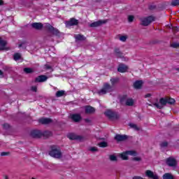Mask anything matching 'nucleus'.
Masks as SVG:
<instances>
[{
    "label": "nucleus",
    "instance_id": "nucleus-1",
    "mask_svg": "<svg viewBox=\"0 0 179 179\" xmlns=\"http://www.w3.org/2000/svg\"><path fill=\"white\" fill-rule=\"evenodd\" d=\"M120 103H122L123 106L132 107V106H134V104L135 103V101H134L132 98L128 97V96L124 95L121 98Z\"/></svg>",
    "mask_w": 179,
    "mask_h": 179
},
{
    "label": "nucleus",
    "instance_id": "nucleus-2",
    "mask_svg": "<svg viewBox=\"0 0 179 179\" xmlns=\"http://www.w3.org/2000/svg\"><path fill=\"white\" fill-rule=\"evenodd\" d=\"M110 92H113V87L108 83H105L103 88L98 92V94L99 96H103V94H106V93H110Z\"/></svg>",
    "mask_w": 179,
    "mask_h": 179
},
{
    "label": "nucleus",
    "instance_id": "nucleus-3",
    "mask_svg": "<svg viewBox=\"0 0 179 179\" xmlns=\"http://www.w3.org/2000/svg\"><path fill=\"white\" fill-rule=\"evenodd\" d=\"M138 153L135 150H128L120 155L122 160H128V156H136Z\"/></svg>",
    "mask_w": 179,
    "mask_h": 179
},
{
    "label": "nucleus",
    "instance_id": "nucleus-4",
    "mask_svg": "<svg viewBox=\"0 0 179 179\" xmlns=\"http://www.w3.org/2000/svg\"><path fill=\"white\" fill-rule=\"evenodd\" d=\"M49 155L55 159H61L62 157V152L57 148L52 149V150L49 152Z\"/></svg>",
    "mask_w": 179,
    "mask_h": 179
},
{
    "label": "nucleus",
    "instance_id": "nucleus-5",
    "mask_svg": "<svg viewBox=\"0 0 179 179\" xmlns=\"http://www.w3.org/2000/svg\"><path fill=\"white\" fill-rule=\"evenodd\" d=\"M155 17L153 16H148V17H144L141 18V22L142 26H149L152 22H154Z\"/></svg>",
    "mask_w": 179,
    "mask_h": 179
},
{
    "label": "nucleus",
    "instance_id": "nucleus-6",
    "mask_svg": "<svg viewBox=\"0 0 179 179\" xmlns=\"http://www.w3.org/2000/svg\"><path fill=\"white\" fill-rule=\"evenodd\" d=\"M105 115L108 117L110 120H117L119 118L118 113L113 112L111 110H108L105 112Z\"/></svg>",
    "mask_w": 179,
    "mask_h": 179
},
{
    "label": "nucleus",
    "instance_id": "nucleus-7",
    "mask_svg": "<svg viewBox=\"0 0 179 179\" xmlns=\"http://www.w3.org/2000/svg\"><path fill=\"white\" fill-rule=\"evenodd\" d=\"M45 29H47L48 30H50L52 34H55V36H59V31L55 28H54L51 24L49 23H45L44 24Z\"/></svg>",
    "mask_w": 179,
    "mask_h": 179
},
{
    "label": "nucleus",
    "instance_id": "nucleus-8",
    "mask_svg": "<svg viewBox=\"0 0 179 179\" xmlns=\"http://www.w3.org/2000/svg\"><path fill=\"white\" fill-rule=\"evenodd\" d=\"M167 104V99H164V98H161L159 99V103H152L155 107L157 108H159V110H162L164 106Z\"/></svg>",
    "mask_w": 179,
    "mask_h": 179
},
{
    "label": "nucleus",
    "instance_id": "nucleus-9",
    "mask_svg": "<svg viewBox=\"0 0 179 179\" xmlns=\"http://www.w3.org/2000/svg\"><path fill=\"white\" fill-rule=\"evenodd\" d=\"M145 176L148 178L159 179V176H157V174L153 173V171L150 170H147L145 171Z\"/></svg>",
    "mask_w": 179,
    "mask_h": 179
},
{
    "label": "nucleus",
    "instance_id": "nucleus-10",
    "mask_svg": "<svg viewBox=\"0 0 179 179\" xmlns=\"http://www.w3.org/2000/svg\"><path fill=\"white\" fill-rule=\"evenodd\" d=\"M107 22H108V20H107L94 22L90 24V27H99V26H101V24H104L107 23Z\"/></svg>",
    "mask_w": 179,
    "mask_h": 179
},
{
    "label": "nucleus",
    "instance_id": "nucleus-11",
    "mask_svg": "<svg viewBox=\"0 0 179 179\" xmlns=\"http://www.w3.org/2000/svg\"><path fill=\"white\" fill-rule=\"evenodd\" d=\"M166 164H168L169 167H176L177 166V161L173 157H169L166 159Z\"/></svg>",
    "mask_w": 179,
    "mask_h": 179
},
{
    "label": "nucleus",
    "instance_id": "nucleus-12",
    "mask_svg": "<svg viewBox=\"0 0 179 179\" xmlns=\"http://www.w3.org/2000/svg\"><path fill=\"white\" fill-rule=\"evenodd\" d=\"M47 79H48V77L44 75H41L36 78L35 82L36 83H41L43 82L47 81Z\"/></svg>",
    "mask_w": 179,
    "mask_h": 179
},
{
    "label": "nucleus",
    "instance_id": "nucleus-13",
    "mask_svg": "<svg viewBox=\"0 0 179 179\" xmlns=\"http://www.w3.org/2000/svg\"><path fill=\"white\" fill-rule=\"evenodd\" d=\"M78 20H76L75 18L71 19V20L66 22V27H71V26H76L78 24Z\"/></svg>",
    "mask_w": 179,
    "mask_h": 179
},
{
    "label": "nucleus",
    "instance_id": "nucleus-14",
    "mask_svg": "<svg viewBox=\"0 0 179 179\" xmlns=\"http://www.w3.org/2000/svg\"><path fill=\"white\" fill-rule=\"evenodd\" d=\"M43 136V133L39 130H34L31 132V136L32 138H41Z\"/></svg>",
    "mask_w": 179,
    "mask_h": 179
},
{
    "label": "nucleus",
    "instance_id": "nucleus-15",
    "mask_svg": "<svg viewBox=\"0 0 179 179\" xmlns=\"http://www.w3.org/2000/svg\"><path fill=\"white\" fill-rule=\"evenodd\" d=\"M115 139L117 142H122V141H126V139H128V136L125 135L117 134L115 136Z\"/></svg>",
    "mask_w": 179,
    "mask_h": 179
},
{
    "label": "nucleus",
    "instance_id": "nucleus-16",
    "mask_svg": "<svg viewBox=\"0 0 179 179\" xmlns=\"http://www.w3.org/2000/svg\"><path fill=\"white\" fill-rule=\"evenodd\" d=\"M31 27L34 29H36V30H41V29H43V27H44V25H43V24H41V22H34L31 24Z\"/></svg>",
    "mask_w": 179,
    "mask_h": 179
},
{
    "label": "nucleus",
    "instance_id": "nucleus-17",
    "mask_svg": "<svg viewBox=\"0 0 179 179\" xmlns=\"http://www.w3.org/2000/svg\"><path fill=\"white\" fill-rule=\"evenodd\" d=\"M71 118L74 122H79L82 120V117L79 114H73L71 115Z\"/></svg>",
    "mask_w": 179,
    "mask_h": 179
},
{
    "label": "nucleus",
    "instance_id": "nucleus-18",
    "mask_svg": "<svg viewBox=\"0 0 179 179\" xmlns=\"http://www.w3.org/2000/svg\"><path fill=\"white\" fill-rule=\"evenodd\" d=\"M117 71L118 72L124 73V72H127V71H128V66H125V64H120L117 68Z\"/></svg>",
    "mask_w": 179,
    "mask_h": 179
},
{
    "label": "nucleus",
    "instance_id": "nucleus-19",
    "mask_svg": "<svg viewBox=\"0 0 179 179\" xmlns=\"http://www.w3.org/2000/svg\"><path fill=\"white\" fill-rule=\"evenodd\" d=\"M38 121L41 124H51V122H52V120L50 118L45 117L41 118Z\"/></svg>",
    "mask_w": 179,
    "mask_h": 179
},
{
    "label": "nucleus",
    "instance_id": "nucleus-20",
    "mask_svg": "<svg viewBox=\"0 0 179 179\" xmlns=\"http://www.w3.org/2000/svg\"><path fill=\"white\" fill-rule=\"evenodd\" d=\"M96 111V110L94 109V108L88 106H85V113L87 114H93V113H94Z\"/></svg>",
    "mask_w": 179,
    "mask_h": 179
},
{
    "label": "nucleus",
    "instance_id": "nucleus-21",
    "mask_svg": "<svg viewBox=\"0 0 179 179\" xmlns=\"http://www.w3.org/2000/svg\"><path fill=\"white\" fill-rule=\"evenodd\" d=\"M117 38L120 40V41H122V43H125L127 40H128V35H117Z\"/></svg>",
    "mask_w": 179,
    "mask_h": 179
},
{
    "label": "nucleus",
    "instance_id": "nucleus-22",
    "mask_svg": "<svg viewBox=\"0 0 179 179\" xmlns=\"http://www.w3.org/2000/svg\"><path fill=\"white\" fill-rule=\"evenodd\" d=\"M74 38L76 41H84V40H86V38L83 35L80 34L74 35Z\"/></svg>",
    "mask_w": 179,
    "mask_h": 179
},
{
    "label": "nucleus",
    "instance_id": "nucleus-23",
    "mask_svg": "<svg viewBox=\"0 0 179 179\" xmlns=\"http://www.w3.org/2000/svg\"><path fill=\"white\" fill-rule=\"evenodd\" d=\"M143 83L142 80H137L134 83V87L135 89H141Z\"/></svg>",
    "mask_w": 179,
    "mask_h": 179
},
{
    "label": "nucleus",
    "instance_id": "nucleus-24",
    "mask_svg": "<svg viewBox=\"0 0 179 179\" xmlns=\"http://www.w3.org/2000/svg\"><path fill=\"white\" fill-rule=\"evenodd\" d=\"M67 138H69V139H71V141L79 139V136H76V134L73 133L68 134Z\"/></svg>",
    "mask_w": 179,
    "mask_h": 179
},
{
    "label": "nucleus",
    "instance_id": "nucleus-25",
    "mask_svg": "<svg viewBox=\"0 0 179 179\" xmlns=\"http://www.w3.org/2000/svg\"><path fill=\"white\" fill-rule=\"evenodd\" d=\"M120 82V78H113L110 79V83L112 86H114L115 85H117V83Z\"/></svg>",
    "mask_w": 179,
    "mask_h": 179
},
{
    "label": "nucleus",
    "instance_id": "nucleus-26",
    "mask_svg": "<svg viewBox=\"0 0 179 179\" xmlns=\"http://www.w3.org/2000/svg\"><path fill=\"white\" fill-rule=\"evenodd\" d=\"M65 95V91L64 90H59L56 92V97H62V96Z\"/></svg>",
    "mask_w": 179,
    "mask_h": 179
},
{
    "label": "nucleus",
    "instance_id": "nucleus-27",
    "mask_svg": "<svg viewBox=\"0 0 179 179\" xmlns=\"http://www.w3.org/2000/svg\"><path fill=\"white\" fill-rule=\"evenodd\" d=\"M163 179H174V177L173 175H171V173H166L164 174Z\"/></svg>",
    "mask_w": 179,
    "mask_h": 179
},
{
    "label": "nucleus",
    "instance_id": "nucleus-28",
    "mask_svg": "<svg viewBox=\"0 0 179 179\" xmlns=\"http://www.w3.org/2000/svg\"><path fill=\"white\" fill-rule=\"evenodd\" d=\"M98 146L99 148H107V146H108V143L106 141H102L98 143Z\"/></svg>",
    "mask_w": 179,
    "mask_h": 179
},
{
    "label": "nucleus",
    "instance_id": "nucleus-29",
    "mask_svg": "<svg viewBox=\"0 0 179 179\" xmlns=\"http://www.w3.org/2000/svg\"><path fill=\"white\" fill-rule=\"evenodd\" d=\"M10 48L6 45H0V51H9Z\"/></svg>",
    "mask_w": 179,
    "mask_h": 179
},
{
    "label": "nucleus",
    "instance_id": "nucleus-30",
    "mask_svg": "<svg viewBox=\"0 0 179 179\" xmlns=\"http://www.w3.org/2000/svg\"><path fill=\"white\" fill-rule=\"evenodd\" d=\"M22 58V56L20 55V53H15L13 55V59L15 61H19Z\"/></svg>",
    "mask_w": 179,
    "mask_h": 179
},
{
    "label": "nucleus",
    "instance_id": "nucleus-31",
    "mask_svg": "<svg viewBox=\"0 0 179 179\" xmlns=\"http://www.w3.org/2000/svg\"><path fill=\"white\" fill-rule=\"evenodd\" d=\"M130 128H133V129H135V131H139V127L134 123H130L129 124Z\"/></svg>",
    "mask_w": 179,
    "mask_h": 179
},
{
    "label": "nucleus",
    "instance_id": "nucleus-32",
    "mask_svg": "<svg viewBox=\"0 0 179 179\" xmlns=\"http://www.w3.org/2000/svg\"><path fill=\"white\" fill-rule=\"evenodd\" d=\"M42 135H43V136H46L47 138H48V136H51L52 135V133L50 131H44Z\"/></svg>",
    "mask_w": 179,
    "mask_h": 179
},
{
    "label": "nucleus",
    "instance_id": "nucleus-33",
    "mask_svg": "<svg viewBox=\"0 0 179 179\" xmlns=\"http://www.w3.org/2000/svg\"><path fill=\"white\" fill-rule=\"evenodd\" d=\"M166 102L168 104H174V103H176V100L173 98H169L166 99Z\"/></svg>",
    "mask_w": 179,
    "mask_h": 179
},
{
    "label": "nucleus",
    "instance_id": "nucleus-34",
    "mask_svg": "<svg viewBox=\"0 0 179 179\" xmlns=\"http://www.w3.org/2000/svg\"><path fill=\"white\" fill-rule=\"evenodd\" d=\"M161 148H167L169 146V143L167 141H163L160 143Z\"/></svg>",
    "mask_w": 179,
    "mask_h": 179
},
{
    "label": "nucleus",
    "instance_id": "nucleus-35",
    "mask_svg": "<svg viewBox=\"0 0 179 179\" xmlns=\"http://www.w3.org/2000/svg\"><path fill=\"white\" fill-rule=\"evenodd\" d=\"M8 42L0 37V45H6Z\"/></svg>",
    "mask_w": 179,
    "mask_h": 179
},
{
    "label": "nucleus",
    "instance_id": "nucleus-36",
    "mask_svg": "<svg viewBox=\"0 0 179 179\" xmlns=\"http://www.w3.org/2000/svg\"><path fill=\"white\" fill-rule=\"evenodd\" d=\"M24 72H25V73H31L33 72V69L30 68H24Z\"/></svg>",
    "mask_w": 179,
    "mask_h": 179
},
{
    "label": "nucleus",
    "instance_id": "nucleus-37",
    "mask_svg": "<svg viewBox=\"0 0 179 179\" xmlns=\"http://www.w3.org/2000/svg\"><path fill=\"white\" fill-rule=\"evenodd\" d=\"M109 159L111 162H117V157L114 155H110Z\"/></svg>",
    "mask_w": 179,
    "mask_h": 179
},
{
    "label": "nucleus",
    "instance_id": "nucleus-38",
    "mask_svg": "<svg viewBox=\"0 0 179 179\" xmlns=\"http://www.w3.org/2000/svg\"><path fill=\"white\" fill-rule=\"evenodd\" d=\"M172 6H177V5H179V0H173L171 1Z\"/></svg>",
    "mask_w": 179,
    "mask_h": 179
},
{
    "label": "nucleus",
    "instance_id": "nucleus-39",
    "mask_svg": "<svg viewBox=\"0 0 179 179\" xmlns=\"http://www.w3.org/2000/svg\"><path fill=\"white\" fill-rule=\"evenodd\" d=\"M89 150H90V152H99V149H97L96 147H90V148H89Z\"/></svg>",
    "mask_w": 179,
    "mask_h": 179
},
{
    "label": "nucleus",
    "instance_id": "nucleus-40",
    "mask_svg": "<svg viewBox=\"0 0 179 179\" xmlns=\"http://www.w3.org/2000/svg\"><path fill=\"white\" fill-rule=\"evenodd\" d=\"M3 128L4 129H9V128H10V126L9 125V124L5 123L3 124Z\"/></svg>",
    "mask_w": 179,
    "mask_h": 179
},
{
    "label": "nucleus",
    "instance_id": "nucleus-41",
    "mask_svg": "<svg viewBox=\"0 0 179 179\" xmlns=\"http://www.w3.org/2000/svg\"><path fill=\"white\" fill-rule=\"evenodd\" d=\"M134 15H129L128 22H129L131 23L132 22H134Z\"/></svg>",
    "mask_w": 179,
    "mask_h": 179
},
{
    "label": "nucleus",
    "instance_id": "nucleus-42",
    "mask_svg": "<svg viewBox=\"0 0 179 179\" xmlns=\"http://www.w3.org/2000/svg\"><path fill=\"white\" fill-rule=\"evenodd\" d=\"M115 52H116V55H117L118 57H122V53H121V52H120L119 50L117 49V50H115Z\"/></svg>",
    "mask_w": 179,
    "mask_h": 179
},
{
    "label": "nucleus",
    "instance_id": "nucleus-43",
    "mask_svg": "<svg viewBox=\"0 0 179 179\" xmlns=\"http://www.w3.org/2000/svg\"><path fill=\"white\" fill-rule=\"evenodd\" d=\"M45 69H50L51 72H52V71H54V69H52V67H51V66H50V65H45Z\"/></svg>",
    "mask_w": 179,
    "mask_h": 179
},
{
    "label": "nucleus",
    "instance_id": "nucleus-44",
    "mask_svg": "<svg viewBox=\"0 0 179 179\" xmlns=\"http://www.w3.org/2000/svg\"><path fill=\"white\" fill-rule=\"evenodd\" d=\"M133 160H134L135 162H141V159L139 157H135L134 158H133Z\"/></svg>",
    "mask_w": 179,
    "mask_h": 179
},
{
    "label": "nucleus",
    "instance_id": "nucleus-45",
    "mask_svg": "<svg viewBox=\"0 0 179 179\" xmlns=\"http://www.w3.org/2000/svg\"><path fill=\"white\" fill-rule=\"evenodd\" d=\"M31 90L32 92H37V87L36 86L31 87Z\"/></svg>",
    "mask_w": 179,
    "mask_h": 179
},
{
    "label": "nucleus",
    "instance_id": "nucleus-46",
    "mask_svg": "<svg viewBox=\"0 0 179 179\" xmlns=\"http://www.w3.org/2000/svg\"><path fill=\"white\" fill-rule=\"evenodd\" d=\"M8 155H9V152H3L1 153V156H8Z\"/></svg>",
    "mask_w": 179,
    "mask_h": 179
},
{
    "label": "nucleus",
    "instance_id": "nucleus-47",
    "mask_svg": "<svg viewBox=\"0 0 179 179\" xmlns=\"http://www.w3.org/2000/svg\"><path fill=\"white\" fill-rule=\"evenodd\" d=\"M150 96H152L151 94H147L145 95V99H148V97H150Z\"/></svg>",
    "mask_w": 179,
    "mask_h": 179
},
{
    "label": "nucleus",
    "instance_id": "nucleus-48",
    "mask_svg": "<svg viewBox=\"0 0 179 179\" xmlns=\"http://www.w3.org/2000/svg\"><path fill=\"white\" fill-rule=\"evenodd\" d=\"M152 44H160V42L159 41H153Z\"/></svg>",
    "mask_w": 179,
    "mask_h": 179
},
{
    "label": "nucleus",
    "instance_id": "nucleus-49",
    "mask_svg": "<svg viewBox=\"0 0 179 179\" xmlns=\"http://www.w3.org/2000/svg\"><path fill=\"white\" fill-rule=\"evenodd\" d=\"M173 48H178V45H172Z\"/></svg>",
    "mask_w": 179,
    "mask_h": 179
},
{
    "label": "nucleus",
    "instance_id": "nucleus-50",
    "mask_svg": "<svg viewBox=\"0 0 179 179\" xmlns=\"http://www.w3.org/2000/svg\"><path fill=\"white\" fill-rule=\"evenodd\" d=\"M85 122H90V119H85Z\"/></svg>",
    "mask_w": 179,
    "mask_h": 179
},
{
    "label": "nucleus",
    "instance_id": "nucleus-51",
    "mask_svg": "<svg viewBox=\"0 0 179 179\" xmlns=\"http://www.w3.org/2000/svg\"><path fill=\"white\" fill-rule=\"evenodd\" d=\"M19 47H20V48H26V46L20 45Z\"/></svg>",
    "mask_w": 179,
    "mask_h": 179
},
{
    "label": "nucleus",
    "instance_id": "nucleus-52",
    "mask_svg": "<svg viewBox=\"0 0 179 179\" xmlns=\"http://www.w3.org/2000/svg\"><path fill=\"white\" fill-rule=\"evenodd\" d=\"M3 3V1L2 0H0V5H2Z\"/></svg>",
    "mask_w": 179,
    "mask_h": 179
},
{
    "label": "nucleus",
    "instance_id": "nucleus-53",
    "mask_svg": "<svg viewBox=\"0 0 179 179\" xmlns=\"http://www.w3.org/2000/svg\"><path fill=\"white\" fill-rule=\"evenodd\" d=\"M1 75H3V72H2V71L0 70V76Z\"/></svg>",
    "mask_w": 179,
    "mask_h": 179
},
{
    "label": "nucleus",
    "instance_id": "nucleus-54",
    "mask_svg": "<svg viewBox=\"0 0 179 179\" xmlns=\"http://www.w3.org/2000/svg\"><path fill=\"white\" fill-rule=\"evenodd\" d=\"M5 179H9V178H8V176H5Z\"/></svg>",
    "mask_w": 179,
    "mask_h": 179
},
{
    "label": "nucleus",
    "instance_id": "nucleus-55",
    "mask_svg": "<svg viewBox=\"0 0 179 179\" xmlns=\"http://www.w3.org/2000/svg\"><path fill=\"white\" fill-rule=\"evenodd\" d=\"M173 30H177V27L173 28Z\"/></svg>",
    "mask_w": 179,
    "mask_h": 179
},
{
    "label": "nucleus",
    "instance_id": "nucleus-56",
    "mask_svg": "<svg viewBox=\"0 0 179 179\" xmlns=\"http://www.w3.org/2000/svg\"><path fill=\"white\" fill-rule=\"evenodd\" d=\"M149 106H150L151 107H152V106H153V105H152V104H149Z\"/></svg>",
    "mask_w": 179,
    "mask_h": 179
},
{
    "label": "nucleus",
    "instance_id": "nucleus-57",
    "mask_svg": "<svg viewBox=\"0 0 179 179\" xmlns=\"http://www.w3.org/2000/svg\"><path fill=\"white\" fill-rule=\"evenodd\" d=\"M173 45H178V44H174Z\"/></svg>",
    "mask_w": 179,
    "mask_h": 179
},
{
    "label": "nucleus",
    "instance_id": "nucleus-58",
    "mask_svg": "<svg viewBox=\"0 0 179 179\" xmlns=\"http://www.w3.org/2000/svg\"><path fill=\"white\" fill-rule=\"evenodd\" d=\"M176 71H179V69H176Z\"/></svg>",
    "mask_w": 179,
    "mask_h": 179
},
{
    "label": "nucleus",
    "instance_id": "nucleus-59",
    "mask_svg": "<svg viewBox=\"0 0 179 179\" xmlns=\"http://www.w3.org/2000/svg\"><path fill=\"white\" fill-rule=\"evenodd\" d=\"M31 179H36V178H32Z\"/></svg>",
    "mask_w": 179,
    "mask_h": 179
}]
</instances>
